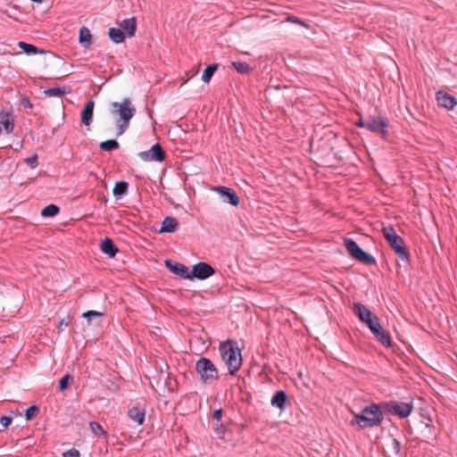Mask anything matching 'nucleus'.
<instances>
[{"mask_svg":"<svg viewBox=\"0 0 457 457\" xmlns=\"http://www.w3.org/2000/svg\"><path fill=\"white\" fill-rule=\"evenodd\" d=\"M383 420L384 414L380 406L377 403H371L364 407L360 413H353V419L350 421V426L361 430L380 426Z\"/></svg>","mask_w":457,"mask_h":457,"instance_id":"f257e3e1","label":"nucleus"},{"mask_svg":"<svg viewBox=\"0 0 457 457\" xmlns=\"http://www.w3.org/2000/svg\"><path fill=\"white\" fill-rule=\"evenodd\" d=\"M219 351L221 360L228 369L229 374L235 375L242 365L241 351L236 346V342L228 339L220 344Z\"/></svg>","mask_w":457,"mask_h":457,"instance_id":"f03ea898","label":"nucleus"},{"mask_svg":"<svg viewBox=\"0 0 457 457\" xmlns=\"http://www.w3.org/2000/svg\"><path fill=\"white\" fill-rule=\"evenodd\" d=\"M384 237L395 254L405 263L410 262V253L405 245L404 240L396 234L392 226L384 227L382 229Z\"/></svg>","mask_w":457,"mask_h":457,"instance_id":"7ed1b4c3","label":"nucleus"},{"mask_svg":"<svg viewBox=\"0 0 457 457\" xmlns=\"http://www.w3.org/2000/svg\"><path fill=\"white\" fill-rule=\"evenodd\" d=\"M112 106L115 109V112L119 114V126L117 136L122 135L129 125L131 118L136 113V108L132 106L129 98H124L121 103L113 102Z\"/></svg>","mask_w":457,"mask_h":457,"instance_id":"20e7f679","label":"nucleus"},{"mask_svg":"<svg viewBox=\"0 0 457 457\" xmlns=\"http://www.w3.org/2000/svg\"><path fill=\"white\" fill-rule=\"evenodd\" d=\"M195 370L204 384H211L219 379V371L214 363L206 357H201L195 363Z\"/></svg>","mask_w":457,"mask_h":457,"instance_id":"39448f33","label":"nucleus"},{"mask_svg":"<svg viewBox=\"0 0 457 457\" xmlns=\"http://www.w3.org/2000/svg\"><path fill=\"white\" fill-rule=\"evenodd\" d=\"M344 245L348 251L350 256L354 260L365 264V265H375L376 259L362 250L359 245L352 238H344Z\"/></svg>","mask_w":457,"mask_h":457,"instance_id":"423d86ee","label":"nucleus"},{"mask_svg":"<svg viewBox=\"0 0 457 457\" xmlns=\"http://www.w3.org/2000/svg\"><path fill=\"white\" fill-rule=\"evenodd\" d=\"M354 314L359 320L366 324L370 330H373L376 327H378L379 320L377 315L372 313L364 304L361 303H354L353 306Z\"/></svg>","mask_w":457,"mask_h":457,"instance_id":"0eeeda50","label":"nucleus"},{"mask_svg":"<svg viewBox=\"0 0 457 457\" xmlns=\"http://www.w3.org/2000/svg\"><path fill=\"white\" fill-rule=\"evenodd\" d=\"M383 407L389 413L398 416L399 418H407L413 410L412 402H396L389 401L383 403Z\"/></svg>","mask_w":457,"mask_h":457,"instance_id":"6e6552de","label":"nucleus"},{"mask_svg":"<svg viewBox=\"0 0 457 457\" xmlns=\"http://www.w3.org/2000/svg\"><path fill=\"white\" fill-rule=\"evenodd\" d=\"M387 127L388 120L382 116H378V118L369 117L365 120V128L371 132L379 134L383 138H386L387 136Z\"/></svg>","mask_w":457,"mask_h":457,"instance_id":"1a4fd4ad","label":"nucleus"},{"mask_svg":"<svg viewBox=\"0 0 457 457\" xmlns=\"http://www.w3.org/2000/svg\"><path fill=\"white\" fill-rule=\"evenodd\" d=\"M215 274V270L207 262H200L193 266L190 271V280L197 278L204 280Z\"/></svg>","mask_w":457,"mask_h":457,"instance_id":"9d476101","label":"nucleus"},{"mask_svg":"<svg viewBox=\"0 0 457 457\" xmlns=\"http://www.w3.org/2000/svg\"><path fill=\"white\" fill-rule=\"evenodd\" d=\"M138 156L145 162H163L166 154L160 144L154 145L148 151H143L138 154Z\"/></svg>","mask_w":457,"mask_h":457,"instance_id":"9b49d317","label":"nucleus"},{"mask_svg":"<svg viewBox=\"0 0 457 457\" xmlns=\"http://www.w3.org/2000/svg\"><path fill=\"white\" fill-rule=\"evenodd\" d=\"M213 190L220 194L224 203L229 204L233 206H237L240 204L238 195L232 188L220 186L214 187Z\"/></svg>","mask_w":457,"mask_h":457,"instance_id":"f8f14e48","label":"nucleus"},{"mask_svg":"<svg viewBox=\"0 0 457 457\" xmlns=\"http://www.w3.org/2000/svg\"><path fill=\"white\" fill-rule=\"evenodd\" d=\"M165 266L175 275L190 280V271L189 269L179 262H173L171 260H166L164 262Z\"/></svg>","mask_w":457,"mask_h":457,"instance_id":"ddd939ff","label":"nucleus"},{"mask_svg":"<svg viewBox=\"0 0 457 457\" xmlns=\"http://www.w3.org/2000/svg\"><path fill=\"white\" fill-rule=\"evenodd\" d=\"M436 96L439 105L447 110H453L457 104V100L454 96L442 90L438 91Z\"/></svg>","mask_w":457,"mask_h":457,"instance_id":"4468645a","label":"nucleus"},{"mask_svg":"<svg viewBox=\"0 0 457 457\" xmlns=\"http://www.w3.org/2000/svg\"><path fill=\"white\" fill-rule=\"evenodd\" d=\"M179 222L176 218L167 216L162 222V226L158 230L159 233H173L177 230Z\"/></svg>","mask_w":457,"mask_h":457,"instance_id":"2eb2a0df","label":"nucleus"},{"mask_svg":"<svg viewBox=\"0 0 457 457\" xmlns=\"http://www.w3.org/2000/svg\"><path fill=\"white\" fill-rule=\"evenodd\" d=\"M272 406L278 408L279 410H285L287 403V395L284 390L277 391L270 401Z\"/></svg>","mask_w":457,"mask_h":457,"instance_id":"dca6fc26","label":"nucleus"},{"mask_svg":"<svg viewBox=\"0 0 457 457\" xmlns=\"http://www.w3.org/2000/svg\"><path fill=\"white\" fill-rule=\"evenodd\" d=\"M94 106L95 102L93 100H89L87 102L81 112V122L86 126H89L92 122Z\"/></svg>","mask_w":457,"mask_h":457,"instance_id":"f3484780","label":"nucleus"},{"mask_svg":"<svg viewBox=\"0 0 457 457\" xmlns=\"http://www.w3.org/2000/svg\"><path fill=\"white\" fill-rule=\"evenodd\" d=\"M120 27L128 37H131L137 31V20L135 17L126 19L120 22Z\"/></svg>","mask_w":457,"mask_h":457,"instance_id":"a211bd4d","label":"nucleus"},{"mask_svg":"<svg viewBox=\"0 0 457 457\" xmlns=\"http://www.w3.org/2000/svg\"><path fill=\"white\" fill-rule=\"evenodd\" d=\"M128 416L132 421L139 426L145 421V411L144 409L134 406L129 409Z\"/></svg>","mask_w":457,"mask_h":457,"instance_id":"6ab92c4d","label":"nucleus"},{"mask_svg":"<svg viewBox=\"0 0 457 457\" xmlns=\"http://www.w3.org/2000/svg\"><path fill=\"white\" fill-rule=\"evenodd\" d=\"M100 248L104 253L111 258L114 257L119 251L113 241L109 237L102 240Z\"/></svg>","mask_w":457,"mask_h":457,"instance_id":"aec40b11","label":"nucleus"},{"mask_svg":"<svg viewBox=\"0 0 457 457\" xmlns=\"http://www.w3.org/2000/svg\"><path fill=\"white\" fill-rule=\"evenodd\" d=\"M129 183L126 181H118L112 189L113 195L116 199H120L128 193Z\"/></svg>","mask_w":457,"mask_h":457,"instance_id":"412c9836","label":"nucleus"},{"mask_svg":"<svg viewBox=\"0 0 457 457\" xmlns=\"http://www.w3.org/2000/svg\"><path fill=\"white\" fill-rule=\"evenodd\" d=\"M110 39L115 43L120 44L125 40V33L120 28H111L108 31Z\"/></svg>","mask_w":457,"mask_h":457,"instance_id":"4be33fe9","label":"nucleus"},{"mask_svg":"<svg viewBox=\"0 0 457 457\" xmlns=\"http://www.w3.org/2000/svg\"><path fill=\"white\" fill-rule=\"evenodd\" d=\"M92 36L90 30L87 27H82L79 29V43L86 48L89 47L92 44Z\"/></svg>","mask_w":457,"mask_h":457,"instance_id":"5701e85b","label":"nucleus"},{"mask_svg":"<svg viewBox=\"0 0 457 457\" xmlns=\"http://www.w3.org/2000/svg\"><path fill=\"white\" fill-rule=\"evenodd\" d=\"M18 46L27 54H37L45 53L43 50L38 49L34 45L23 41L19 42Z\"/></svg>","mask_w":457,"mask_h":457,"instance_id":"b1692460","label":"nucleus"},{"mask_svg":"<svg viewBox=\"0 0 457 457\" xmlns=\"http://www.w3.org/2000/svg\"><path fill=\"white\" fill-rule=\"evenodd\" d=\"M232 66L240 74H250L253 71L252 66L244 62H233Z\"/></svg>","mask_w":457,"mask_h":457,"instance_id":"393cba45","label":"nucleus"},{"mask_svg":"<svg viewBox=\"0 0 457 457\" xmlns=\"http://www.w3.org/2000/svg\"><path fill=\"white\" fill-rule=\"evenodd\" d=\"M120 146L119 143L115 139H109L100 143L99 148L102 151L111 152L118 149Z\"/></svg>","mask_w":457,"mask_h":457,"instance_id":"a878e982","label":"nucleus"},{"mask_svg":"<svg viewBox=\"0 0 457 457\" xmlns=\"http://www.w3.org/2000/svg\"><path fill=\"white\" fill-rule=\"evenodd\" d=\"M218 67H219V64H217V63L208 65L203 72V76H202L203 81L205 83H209L212 77L213 76L214 72L217 71Z\"/></svg>","mask_w":457,"mask_h":457,"instance_id":"bb28decb","label":"nucleus"},{"mask_svg":"<svg viewBox=\"0 0 457 457\" xmlns=\"http://www.w3.org/2000/svg\"><path fill=\"white\" fill-rule=\"evenodd\" d=\"M59 212L60 208L57 205L51 204L42 209L41 215L43 217H54L59 213Z\"/></svg>","mask_w":457,"mask_h":457,"instance_id":"cd10ccee","label":"nucleus"},{"mask_svg":"<svg viewBox=\"0 0 457 457\" xmlns=\"http://www.w3.org/2000/svg\"><path fill=\"white\" fill-rule=\"evenodd\" d=\"M68 92L60 87H50L44 91V94L48 97L58 96L61 97L66 95Z\"/></svg>","mask_w":457,"mask_h":457,"instance_id":"c85d7f7f","label":"nucleus"},{"mask_svg":"<svg viewBox=\"0 0 457 457\" xmlns=\"http://www.w3.org/2000/svg\"><path fill=\"white\" fill-rule=\"evenodd\" d=\"M375 338L386 347H390L392 345L390 335L385 329L381 330L378 336Z\"/></svg>","mask_w":457,"mask_h":457,"instance_id":"c756f323","label":"nucleus"},{"mask_svg":"<svg viewBox=\"0 0 457 457\" xmlns=\"http://www.w3.org/2000/svg\"><path fill=\"white\" fill-rule=\"evenodd\" d=\"M74 380V378L71 374H66L63 376L58 383V388L60 391H64L68 388L69 385L71 384Z\"/></svg>","mask_w":457,"mask_h":457,"instance_id":"7c9ffc66","label":"nucleus"},{"mask_svg":"<svg viewBox=\"0 0 457 457\" xmlns=\"http://www.w3.org/2000/svg\"><path fill=\"white\" fill-rule=\"evenodd\" d=\"M1 124L4 126V129L7 133H12L13 131L14 124L12 120H11L8 113H6L4 118L1 120Z\"/></svg>","mask_w":457,"mask_h":457,"instance_id":"2f4dec72","label":"nucleus"},{"mask_svg":"<svg viewBox=\"0 0 457 457\" xmlns=\"http://www.w3.org/2000/svg\"><path fill=\"white\" fill-rule=\"evenodd\" d=\"M89 428L92 432L96 436H106V432L103 428V427L96 421L89 422Z\"/></svg>","mask_w":457,"mask_h":457,"instance_id":"473e14b6","label":"nucleus"},{"mask_svg":"<svg viewBox=\"0 0 457 457\" xmlns=\"http://www.w3.org/2000/svg\"><path fill=\"white\" fill-rule=\"evenodd\" d=\"M39 412V408L37 405L29 406L25 411V418L27 420H31Z\"/></svg>","mask_w":457,"mask_h":457,"instance_id":"72a5a7b5","label":"nucleus"},{"mask_svg":"<svg viewBox=\"0 0 457 457\" xmlns=\"http://www.w3.org/2000/svg\"><path fill=\"white\" fill-rule=\"evenodd\" d=\"M24 162L31 168H36L38 164V156L35 154L32 156L26 158Z\"/></svg>","mask_w":457,"mask_h":457,"instance_id":"f704fd0d","label":"nucleus"},{"mask_svg":"<svg viewBox=\"0 0 457 457\" xmlns=\"http://www.w3.org/2000/svg\"><path fill=\"white\" fill-rule=\"evenodd\" d=\"M103 315L104 314L102 312L96 311H87L84 312L82 316L90 321L93 317H102Z\"/></svg>","mask_w":457,"mask_h":457,"instance_id":"c9c22d12","label":"nucleus"},{"mask_svg":"<svg viewBox=\"0 0 457 457\" xmlns=\"http://www.w3.org/2000/svg\"><path fill=\"white\" fill-rule=\"evenodd\" d=\"M12 422V418L10 416H2L0 418V423L4 428H8Z\"/></svg>","mask_w":457,"mask_h":457,"instance_id":"e433bc0d","label":"nucleus"},{"mask_svg":"<svg viewBox=\"0 0 457 457\" xmlns=\"http://www.w3.org/2000/svg\"><path fill=\"white\" fill-rule=\"evenodd\" d=\"M63 457H80V453L75 449L71 448L62 453Z\"/></svg>","mask_w":457,"mask_h":457,"instance_id":"4c0bfd02","label":"nucleus"},{"mask_svg":"<svg viewBox=\"0 0 457 457\" xmlns=\"http://www.w3.org/2000/svg\"><path fill=\"white\" fill-rule=\"evenodd\" d=\"M392 449L395 454H399L401 452V443L396 438L392 440Z\"/></svg>","mask_w":457,"mask_h":457,"instance_id":"58836bf2","label":"nucleus"},{"mask_svg":"<svg viewBox=\"0 0 457 457\" xmlns=\"http://www.w3.org/2000/svg\"><path fill=\"white\" fill-rule=\"evenodd\" d=\"M287 21L292 23L302 25L303 27L307 26L303 21L300 20L298 17L295 16H288Z\"/></svg>","mask_w":457,"mask_h":457,"instance_id":"ea45409f","label":"nucleus"},{"mask_svg":"<svg viewBox=\"0 0 457 457\" xmlns=\"http://www.w3.org/2000/svg\"><path fill=\"white\" fill-rule=\"evenodd\" d=\"M21 105L26 109H32V107H33V104L28 96L22 97Z\"/></svg>","mask_w":457,"mask_h":457,"instance_id":"a19ab883","label":"nucleus"},{"mask_svg":"<svg viewBox=\"0 0 457 457\" xmlns=\"http://www.w3.org/2000/svg\"><path fill=\"white\" fill-rule=\"evenodd\" d=\"M222 414H223V411L222 409H218V410H215L213 414H212V418L216 420V421H220L221 417H222Z\"/></svg>","mask_w":457,"mask_h":457,"instance_id":"79ce46f5","label":"nucleus"},{"mask_svg":"<svg viewBox=\"0 0 457 457\" xmlns=\"http://www.w3.org/2000/svg\"><path fill=\"white\" fill-rule=\"evenodd\" d=\"M384 328H382V326L379 324L378 327H376L375 328H373V330H370L372 332V334L374 335L375 337H377L378 336V334L380 333L381 330H383Z\"/></svg>","mask_w":457,"mask_h":457,"instance_id":"37998d69","label":"nucleus"},{"mask_svg":"<svg viewBox=\"0 0 457 457\" xmlns=\"http://www.w3.org/2000/svg\"><path fill=\"white\" fill-rule=\"evenodd\" d=\"M69 323L64 319L61 320L58 324V328L62 329V327H67Z\"/></svg>","mask_w":457,"mask_h":457,"instance_id":"c03bdc74","label":"nucleus"},{"mask_svg":"<svg viewBox=\"0 0 457 457\" xmlns=\"http://www.w3.org/2000/svg\"><path fill=\"white\" fill-rule=\"evenodd\" d=\"M356 125L361 128H365V120H362V118L359 119V120L356 122Z\"/></svg>","mask_w":457,"mask_h":457,"instance_id":"a18cd8bd","label":"nucleus"},{"mask_svg":"<svg viewBox=\"0 0 457 457\" xmlns=\"http://www.w3.org/2000/svg\"><path fill=\"white\" fill-rule=\"evenodd\" d=\"M222 424H219V421L216 422V424H214V429L216 431H220V428H222Z\"/></svg>","mask_w":457,"mask_h":457,"instance_id":"49530a36","label":"nucleus"}]
</instances>
